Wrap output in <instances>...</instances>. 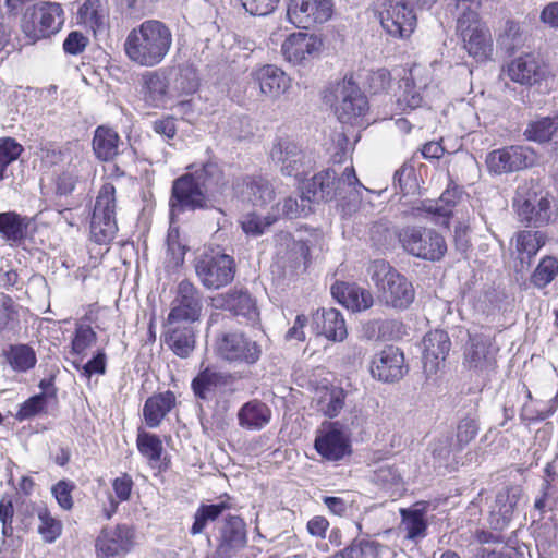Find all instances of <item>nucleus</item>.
<instances>
[{"mask_svg": "<svg viewBox=\"0 0 558 558\" xmlns=\"http://www.w3.org/2000/svg\"><path fill=\"white\" fill-rule=\"evenodd\" d=\"M171 29L159 20H146L129 32L123 44L128 59L143 68H154L168 56Z\"/></svg>", "mask_w": 558, "mask_h": 558, "instance_id": "1", "label": "nucleus"}, {"mask_svg": "<svg viewBox=\"0 0 558 558\" xmlns=\"http://www.w3.org/2000/svg\"><path fill=\"white\" fill-rule=\"evenodd\" d=\"M220 177L219 167L208 162L201 169L175 179L169 201L171 218L187 210L207 209L210 203L208 193L213 185L219 183Z\"/></svg>", "mask_w": 558, "mask_h": 558, "instance_id": "2", "label": "nucleus"}, {"mask_svg": "<svg viewBox=\"0 0 558 558\" xmlns=\"http://www.w3.org/2000/svg\"><path fill=\"white\" fill-rule=\"evenodd\" d=\"M367 272L376 286L378 299L384 305L402 311L414 301L413 284L386 260H373Z\"/></svg>", "mask_w": 558, "mask_h": 558, "instance_id": "3", "label": "nucleus"}, {"mask_svg": "<svg viewBox=\"0 0 558 558\" xmlns=\"http://www.w3.org/2000/svg\"><path fill=\"white\" fill-rule=\"evenodd\" d=\"M480 9L458 13L457 33L462 39L463 48L476 62L493 59L494 43L489 27L481 20Z\"/></svg>", "mask_w": 558, "mask_h": 558, "instance_id": "4", "label": "nucleus"}, {"mask_svg": "<svg viewBox=\"0 0 558 558\" xmlns=\"http://www.w3.org/2000/svg\"><path fill=\"white\" fill-rule=\"evenodd\" d=\"M397 236L404 252L423 260L439 262L448 250L444 235L433 228L407 226Z\"/></svg>", "mask_w": 558, "mask_h": 558, "instance_id": "5", "label": "nucleus"}, {"mask_svg": "<svg viewBox=\"0 0 558 558\" xmlns=\"http://www.w3.org/2000/svg\"><path fill=\"white\" fill-rule=\"evenodd\" d=\"M436 0H385L378 9L383 28L392 37H409L416 27V15L409 5L430 9Z\"/></svg>", "mask_w": 558, "mask_h": 558, "instance_id": "6", "label": "nucleus"}, {"mask_svg": "<svg viewBox=\"0 0 558 558\" xmlns=\"http://www.w3.org/2000/svg\"><path fill=\"white\" fill-rule=\"evenodd\" d=\"M64 23V11L57 2L41 1L28 8L22 16L21 29L29 43L57 34Z\"/></svg>", "mask_w": 558, "mask_h": 558, "instance_id": "7", "label": "nucleus"}, {"mask_svg": "<svg viewBox=\"0 0 558 558\" xmlns=\"http://www.w3.org/2000/svg\"><path fill=\"white\" fill-rule=\"evenodd\" d=\"M118 231L116 221V187L105 183L96 198L90 221L92 239L98 244L110 242Z\"/></svg>", "mask_w": 558, "mask_h": 558, "instance_id": "8", "label": "nucleus"}, {"mask_svg": "<svg viewBox=\"0 0 558 558\" xmlns=\"http://www.w3.org/2000/svg\"><path fill=\"white\" fill-rule=\"evenodd\" d=\"M194 268L199 282L209 290L228 286L235 275L233 257L219 252L202 254L195 259Z\"/></svg>", "mask_w": 558, "mask_h": 558, "instance_id": "9", "label": "nucleus"}, {"mask_svg": "<svg viewBox=\"0 0 558 558\" xmlns=\"http://www.w3.org/2000/svg\"><path fill=\"white\" fill-rule=\"evenodd\" d=\"M335 111L341 123L359 124L368 109L366 97L352 76L344 77L335 87Z\"/></svg>", "mask_w": 558, "mask_h": 558, "instance_id": "10", "label": "nucleus"}, {"mask_svg": "<svg viewBox=\"0 0 558 558\" xmlns=\"http://www.w3.org/2000/svg\"><path fill=\"white\" fill-rule=\"evenodd\" d=\"M217 355L230 363L255 364L260 355V345L241 331H227L217 337Z\"/></svg>", "mask_w": 558, "mask_h": 558, "instance_id": "11", "label": "nucleus"}, {"mask_svg": "<svg viewBox=\"0 0 558 558\" xmlns=\"http://www.w3.org/2000/svg\"><path fill=\"white\" fill-rule=\"evenodd\" d=\"M333 14L332 0H290L287 10L289 21L299 28L323 24Z\"/></svg>", "mask_w": 558, "mask_h": 558, "instance_id": "12", "label": "nucleus"}, {"mask_svg": "<svg viewBox=\"0 0 558 558\" xmlns=\"http://www.w3.org/2000/svg\"><path fill=\"white\" fill-rule=\"evenodd\" d=\"M203 303L202 293L189 280H182L178 284L173 306L168 315L169 325L193 323L201 316Z\"/></svg>", "mask_w": 558, "mask_h": 558, "instance_id": "13", "label": "nucleus"}, {"mask_svg": "<svg viewBox=\"0 0 558 558\" xmlns=\"http://www.w3.org/2000/svg\"><path fill=\"white\" fill-rule=\"evenodd\" d=\"M536 161L535 153L524 146H510L493 150L486 158L490 172L509 173L532 167Z\"/></svg>", "mask_w": 558, "mask_h": 558, "instance_id": "14", "label": "nucleus"}, {"mask_svg": "<svg viewBox=\"0 0 558 558\" xmlns=\"http://www.w3.org/2000/svg\"><path fill=\"white\" fill-rule=\"evenodd\" d=\"M529 187L525 183L520 185L517 190V196L513 201V206L517 208V213L521 222L526 226L541 227L547 225L551 219V206L547 195H543L539 198L527 196L525 193Z\"/></svg>", "mask_w": 558, "mask_h": 558, "instance_id": "15", "label": "nucleus"}, {"mask_svg": "<svg viewBox=\"0 0 558 558\" xmlns=\"http://www.w3.org/2000/svg\"><path fill=\"white\" fill-rule=\"evenodd\" d=\"M522 495L523 489L519 485L506 486L497 492L489 508L488 522L492 529L502 531L509 525Z\"/></svg>", "mask_w": 558, "mask_h": 558, "instance_id": "16", "label": "nucleus"}, {"mask_svg": "<svg viewBox=\"0 0 558 558\" xmlns=\"http://www.w3.org/2000/svg\"><path fill=\"white\" fill-rule=\"evenodd\" d=\"M408 372L403 352L393 345L385 347L372 360V376L384 383L400 380Z\"/></svg>", "mask_w": 558, "mask_h": 558, "instance_id": "17", "label": "nucleus"}, {"mask_svg": "<svg viewBox=\"0 0 558 558\" xmlns=\"http://www.w3.org/2000/svg\"><path fill=\"white\" fill-rule=\"evenodd\" d=\"M247 543L246 524L238 515L226 518L216 548L217 558H232L243 549Z\"/></svg>", "mask_w": 558, "mask_h": 558, "instance_id": "18", "label": "nucleus"}, {"mask_svg": "<svg viewBox=\"0 0 558 558\" xmlns=\"http://www.w3.org/2000/svg\"><path fill=\"white\" fill-rule=\"evenodd\" d=\"M210 305L218 310L230 311L236 316H242L248 323H255L259 316L255 300L247 291L242 289L229 290L226 293L213 296Z\"/></svg>", "mask_w": 558, "mask_h": 558, "instance_id": "19", "label": "nucleus"}, {"mask_svg": "<svg viewBox=\"0 0 558 558\" xmlns=\"http://www.w3.org/2000/svg\"><path fill=\"white\" fill-rule=\"evenodd\" d=\"M270 157L284 175L298 178L305 172L306 156L292 141L279 140L274 144Z\"/></svg>", "mask_w": 558, "mask_h": 558, "instance_id": "20", "label": "nucleus"}, {"mask_svg": "<svg viewBox=\"0 0 558 558\" xmlns=\"http://www.w3.org/2000/svg\"><path fill=\"white\" fill-rule=\"evenodd\" d=\"M252 82L260 95L270 100L278 99L290 88V78L276 65L265 64L251 72Z\"/></svg>", "mask_w": 558, "mask_h": 558, "instance_id": "21", "label": "nucleus"}, {"mask_svg": "<svg viewBox=\"0 0 558 558\" xmlns=\"http://www.w3.org/2000/svg\"><path fill=\"white\" fill-rule=\"evenodd\" d=\"M322 40L314 34L298 32L291 34L282 44L281 51L287 61L301 64L316 57L322 48Z\"/></svg>", "mask_w": 558, "mask_h": 558, "instance_id": "22", "label": "nucleus"}, {"mask_svg": "<svg viewBox=\"0 0 558 558\" xmlns=\"http://www.w3.org/2000/svg\"><path fill=\"white\" fill-rule=\"evenodd\" d=\"M423 347L424 371L427 375L436 374L450 351L449 336L444 330L429 331L423 339Z\"/></svg>", "mask_w": 558, "mask_h": 558, "instance_id": "23", "label": "nucleus"}, {"mask_svg": "<svg viewBox=\"0 0 558 558\" xmlns=\"http://www.w3.org/2000/svg\"><path fill=\"white\" fill-rule=\"evenodd\" d=\"M315 448L325 459L338 461L350 452L349 438L338 423H332L317 435Z\"/></svg>", "mask_w": 558, "mask_h": 558, "instance_id": "24", "label": "nucleus"}, {"mask_svg": "<svg viewBox=\"0 0 558 558\" xmlns=\"http://www.w3.org/2000/svg\"><path fill=\"white\" fill-rule=\"evenodd\" d=\"M235 190L243 202L255 207H265L276 196L272 184L262 177H245L236 183Z\"/></svg>", "mask_w": 558, "mask_h": 558, "instance_id": "25", "label": "nucleus"}, {"mask_svg": "<svg viewBox=\"0 0 558 558\" xmlns=\"http://www.w3.org/2000/svg\"><path fill=\"white\" fill-rule=\"evenodd\" d=\"M134 532L125 525L106 527L98 536L96 546L105 556H118L128 553L133 545Z\"/></svg>", "mask_w": 558, "mask_h": 558, "instance_id": "26", "label": "nucleus"}, {"mask_svg": "<svg viewBox=\"0 0 558 558\" xmlns=\"http://www.w3.org/2000/svg\"><path fill=\"white\" fill-rule=\"evenodd\" d=\"M506 73L512 82L521 85H534L545 75L541 61L533 53H525L510 61Z\"/></svg>", "mask_w": 558, "mask_h": 558, "instance_id": "27", "label": "nucleus"}, {"mask_svg": "<svg viewBox=\"0 0 558 558\" xmlns=\"http://www.w3.org/2000/svg\"><path fill=\"white\" fill-rule=\"evenodd\" d=\"M276 254L283 266L292 269L304 263L310 254V248L303 241H296L289 232L276 234Z\"/></svg>", "mask_w": 558, "mask_h": 558, "instance_id": "28", "label": "nucleus"}, {"mask_svg": "<svg viewBox=\"0 0 558 558\" xmlns=\"http://www.w3.org/2000/svg\"><path fill=\"white\" fill-rule=\"evenodd\" d=\"M331 293L340 304L353 312L368 310L374 303L368 290L352 283L338 282L331 287Z\"/></svg>", "mask_w": 558, "mask_h": 558, "instance_id": "29", "label": "nucleus"}, {"mask_svg": "<svg viewBox=\"0 0 558 558\" xmlns=\"http://www.w3.org/2000/svg\"><path fill=\"white\" fill-rule=\"evenodd\" d=\"M303 193L311 203L329 202L337 197L336 170L327 169L315 174L304 184Z\"/></svg>", "mask_w": 558, "mask_h": 558, "instance_id": "30", "label": "nucleus"}, {"mask_svg": "<svg viewBox=\"0 0 558 558\" xmlns=\"http://www.w3.org/2000/svg\"><path fill=\"white\" fill-rule=\"evenodd\" d=\"M318 333L332 341H342L348 332L341 313L336 308H323L313 317Z\"/></svg>", "mask_w": 558, "mask_h": 558, "instance_id": "31", "label": "nucleus"}, {"mask_svg": "<svg viewBox=\"0 0 558 558\" xmlns=\"http://www.w3.org/2000/svg\"><path fill=\"white\" fill-rule=\"evenodd\" d=\"M464 355V364L476 371L486 369L495 362L492 343L488 338L483 336L470 337V343Z\"/></svg>", "mask_w": 558, "mask_h": 558, "instance_id": "32", "label": "nucleus"}, {"mask_svg": "<svg viewBox=\"0 0 558 558\" xmlns=\"http://www.w3.org/2000/svg\"><path fill=\"white\" fill-rule=\"evenodd\" d=\"M271 417V410L259 400H252L244 403L239 412V425L248 430H259L265 427Z\"/></svg>", "mask_w": 558, "mask_h": 558, "instance_id": "33", "label": "nucleus"}, {"mask_svg": "<svg viewBox=\"0 0 558 558\" xmlns=\"http://www.w3.org/2000/svg\"><path fill=\"white\" fill-rule=\"evenodd\" d=\"M175 404V396L171 391L149 397L143 408L147 426L157 427Z\"/></svg>", "mask_w": 558, "mask_h": 558, "instance_id": "34", "label": "nucleus"}, {"mask_svg": "<svg viewBox=\"0 0 558 558\" xmlns=\"http://www.w3.org/2000/svg\"><path fill=\"white\" fill-rule=\"evenodd\" d=\"M77 19L95 34L104 32L108 25V9L102 0H86L78 9Z\"/></svg>", "mask_w": 558, "mask_h": 558, "instance_id": "35", "label": "nucleus"}, {"mask_svg": "<svg viewBox=\"0 0 558 558\" xmlns=\"http://www.w3.org/2000/svg\"><path fill=\"white\" fill-rule=\"evenodd\" d=\"M29 220L15 211L0 213V234L10 244H21L27 234Z\"/></svg>", "mask_w": 558, "mask_h": 558, "instance_id": "36", "label": "nucleus"}, {"mask_svg": "<svg viewBox=\"0 0 558 558\" xmlns=\"http://www.w3.org/2000/svg\"><path fill=\"white\" fill-rule=\"evenodd\" d=\"M191 323L171 325L166 337L167 344L180 357H186L194 350L195 335Z\"/></svg>", "mask_w": 558, "mask_h": 558, "instance_id": "37", "label": "nucleus"}, {"mask_svg": "<svg viewBox=\"0 0 558 558\" xmlns=\"http://www.w3.org/2000/svg\"><path fill=\"white\" fill-rule=\"evenodd\" d=\"M416 504L414 508L400 509L401 524L400 527L407 532L405 538L416 541L426 536L427 523L425 520L426 509L425 506L420 507Z\"/></svg>", "mask_w": 558, "mask_h": 558, "instance_id": "38", "label": "nucleus"}, {"mask_svg": "<svg viewBox=\"0 0 558 558\" xmlns=\"http://www.w3.org/2000/svg\"><path fill=\"white\" fill-rule=\"evenodd\" d=\"M120 137L118 133L107 126H98L93 138V149L98 159L108 161L113 159L119 150Z\"/></svg>", "mask_w": 558, "mask_h": 558, "instance_id": "39", "label": "nucleus"}, {"mask_svg": "<svg viewBox=\"0 0 558 558\" xmlns=\"http://www.w3.org/2000/svg\"><path fill=\"white\" fill-rule=\"evenodd\" d=\"M395 554L385 545L375 541H361L353 543L342 551L336 553L329 558H384Z\"/></svg>", "mask_w": 558, "mask_h": 558, "instance_id": "40", "label": "nucleus"}, {"mask_svg": "<svg viewBox=\"0 0 558 558\" xmlns=\"http://www.w3.org/2000/svg\"><path fill=\"white\" fill-rule=\"evenodd\" d=\"M3 355L15 372H27L32 369L37 362L35 351L27 344L10 345L3 352Z\"/></svg>", "mask_w": 558, "mask_h": 558, "instance_id": "41", "label": "nucleus"}, {"mask_svg": "<svg viewBox=\"0 0 558 558\" xmlns=\"http://www.w3.org/2000/svg\"><path fill=\"white\" fill-rule=\"evenodd\" d=\"M278 206L271 208V210L264 217L256 213H247L241 218V227L244 233L252 236H259L264 234L278 219L279 214Z\"/></svg>", "mask_w": 558, "mask_h": 558, "instance_id": "42", "label": "nucleus"}, {"mask_svg": "<svg viewBox=\"0 0 558 558\" xmlns=\"http://www.w3.org/2000/svg\"><path fill=\"white\" fill-rule=\"evenodd\" d=\"M146 99L155 107L163 106L168 99V82L166 77L156 72L145 76Z\"/></svg>", "mask_w": 558, "mask_h": 558, "instance_id": "43", "label": "nucleus"}, {"mask_svg": "<svg viewBox=\"0 0 558 558\" xmlns=\"http://www.w3.org/2000/svg\"><path fill=\"white\" fill-rule=\"evenodd\" d=\"M558 275V259L554 256L543 257L533 274L531 283L538 289L547 287Z\"/></svg>", "mask_w": 558, "mask_h": 558, "instance_id": "44", "label": "nucleus"}, {"mask_svg": "<svg viewBox=\"0 0 558 558\" xmlns=\"http://www.w3.org/2000/svg\"><path fill=\"white\" fill-rule=\"evenodd\" d=\"M545 243L546 235L542 231L524 230L517 234L515 247L520 254H526L531 258Z\"/></svg>", "mask_w": 558, "mask_h": 558, "instance_id": "45", "label": "nucleus"}, {"mask_svg": "<svg viewBox=\"0 0 558 558\" xmlns=\"http://www.w3.org/2000/svg\"><path fill=\"white\" fill-rule=\"evenodd\" d=\"M345 393L343 389L333 387L325 389L319 397L318 407L326 416H337L344 405Z\"/></svg>", "mask_w": 558, "mask_h": 558, "instance_id": "46", "label": "nucleus"}, {"mask_svg": "<svg viewBox=\"0 0 558 558\" xmlns=\"http://www.w3.org/2000/svg\"><path fill=\"white\" fill-rule=\"evenodd\" d=\"M229 508L230 506L226 501H221L215 505L201 506L195 512L191 533L193 535L202 533L206 527L207 522L215 521L225 510Z\"/></svg>", "mask_w": 558, "mask_h": 558, "instance_id": "47", "label": "nucleus"}, {"mask_svg": "<svg viewBox=\"0 0 558 558\" xmlns=\"http://www.w3.org/2000/svg\"><path fill=\"white\" fill-rule=\"evenodd\" d=\"M558 124L556 119L543 118L532 122L524 132L527 140L544 143L551 140L557 131Z\"/></svg>", "mask_w": 558, "mask_h": 558, "instance_id": "48", "label": "nucleus"}, {"mask_svg": "<svg viewBox=\"0 0 558 558\" xmlns=\"http://www.w3.org/2000/svg\"><path fill=\"white\" fill-rule=\"evenodd\" d=\"M276 206H278V211L275 210V214H279V217L282 216L289 219L307 216L312 210L311 202L303 192L300 199L292 196L284 198L281 209L279 208L280 204Z\"/></svg>", "mask_w": 558, "mask_h": 558, "instance_id": "49", "label": "nucleus"}, {"mask_svg": "<svg viewBox=\"0 0 558 558\" xmlns=\"http://www.w3.org/2000/svg\"><path fill=\"white\" fill-rule=\"evenodd\" d=\"M23 146L13 137H0V182L5 178L9 165L23 153Z\"/></svg>", "mask_w": 558, "mask_h": 558, "instance_id": "50", "label": "nucleus"}, {"mask_svg": "<svg viewBox=\"0 0 558 558\" xmlns=\"http://www.w3.org/2000/svg\"><path fill=\"white\" fill-rule=\"evenodd\" d=\"M187 247L180 241L178 231H170L167 238L166 267L174 270L184 263Z\"/></svg>", "mask_w": 558, "mask_h": 558, "instance_id": "51", "label": "nucleus"}, {"mask_svg": "<svg viewBox=\"0 0 558 558\" xmlns=\"http://www.w3.org/2000/svg\"><path fill=\"white\" fill-rule=\"evenodd\" d=\"M221 380V374L207 368L193 379L192 388L198 398L207 399Z\"/></svg>", "mask_w": 558, "mask_h": 558, "instance_id": "52", "label": "nucleus"}, {"mask_svg": "<svg viewBox=\"0 0 558 558\" xmlns=\"http://www.w3.org/2000/svg\"><path fill=\"white\" fill-rule=\"evenodd\" d=\"M97 335L88 325H78L71 342V354L84 356L86 350L96 343Z\"/></svg>", "mask_w": 558, "mask_h": 558, "instance_id": "53", "label": "nucleus"}, {"mask_svg": "<svg viewBox=\"0 0 558 558\" xmlns=\"http://www.w3.org/2000/svg\"><path fill=\"white\" fill-rule=\"evenodd\" d=\"M38 519L40 521L38 533L41 535L43 539L47 543L54 542L61 535L62 523L52 518L46 508L38 512Z\"/></svg>", "mask_w": 558, "mask_h": 558, "instance_id": "54", "label": "nucleus"}, {"mask_svg": "<svg viewBox=\"0 0 558 558\" xmlns=\"http://www.w3.org/2000/svg\"><path fill=\"white\" fill-rule=\"evenodd\" d=\"M395 187H399L400 193L408 195L414 194L417 190L415 170L412 165L403 163L393 175Z\"/></svg>", "mask_w": 558, "mask_h": 558, "instance_id": "55", "label": "nucleus"}, {"mask_svg": "<svg viewBox=\"0 0 558 558\" xmlns=\"http://www.w3.org/2000/svg\"><path fill=\"white\" fill-rule=\"evenodd\" d=\"M140 452L150 461H158L162 452V444L158 436L149 433H140L137 436Z\"/></svg>", "mask_w": 558, "mask_h": 558, "instance_id": "56", "label": "nucleus"}, {"mask_svg": "<svg viewBox=\"0 0 558 558\" xmlns=\"http://www.w3.org/2000/svg\"><path fill=\"white\" fill-rule=\"evenodd\" d=\"M17 323V312L12 298L0 295V332L14 329Z\"/></svg>", "mask_w": 558, "mask_h": 558, "instance_id": "57", "label": "nucleus"}, {"mask_svg": "<svg viewBox=\"0 0 558 558\" xmlns=\"http://www.w3.org/2000/svg\"><path fill=\"white\" fill-rule=\"evenodd\" d=\"M47 400L48 395L46 392L28 398L21 404L16 413V418L23 421L41 413L47 405Z\"/></svg>", "mask_w": 558, "mask_h": 558, "instance_id": "58", "label": "nucleus"}, {"mask_svg": "<svg viewBox=\"0 0 558 558\" xmlns=\"http://www.w3.org/2000/svg\"><path fill=\"white\" fill-rule=\"evenodd\" d=\"M497 43L507 52L512 53L521 45L520 26L513 21H508L504 33L498 37Z\"/></svg>", "mask_w": 558, "mask_h": 558, "instance_id": "59", "label": "nucleus"}, {"mask_svg": "<svg viewBox=\"0 0 558 558\" xmlns=\"http://www.w3.org/2000/svg\"><path fill=\"white\" fill-rule=\"evenodd\" d=\"M391 76L388 70L378 69L376 71H371L365 80V87L372 94H380L390 87Z\"/></svg>", "mask_w": 558, "mask_h": 558, "instance_id": "60", "label": "nucleus"}, {"mask_svg": "<svg viewBox=\"0 0 558 558\" xmlns=\"http://www.w3.org/2000/svg\"><path fill=\"white\" fill-rule=\"evenodd\" d=\"M107 356L104 351H99L86 364L81 365L80 362L73 361L74 368L82 372L86 378H90L94 374L104 375L106 373Z\"/></svg>", "mask_w": 558, "mask_h": 558, "instance_id": "61", "label": "nucleus"}, {"mask_svg": "<svg viewBox=\"0 0 558 558\" xmlns=\"http://www.w3.org/2000/svg\"><path fill=\"white\" fill-rule=\"evenodd\" d=\"M74 483L61 480L51 488V493L57 499L59 506L64 510H70L73 507L72 492L74 490Z\"/></svg>", "mask_w": 558, "mask_h": 558, "instance_id": "62", "label": "nucleus"}, {"mask_svg": "<svg viewBox=\"0 0 558 558\" xmlns=\"http://www.w3.org/2000/svg\"><path fill=\"white\" fill-rule=\"evenodd\" d=\"M336 187L338 196L344 197L349 190H356L357 187H363V185L360 183L355 170L351 166L343 170L341 177L338 178L336 175Z\"/></svg>", "mask_w": 558, "mask_h": 558, "instance_id": "63", "label": "nucleus"}, {"mask_svg": "<svg viewBox=\"0 0 558 558\" xmlns=\"http://www.w3.org/2000/svg\"><path fill=\"white\" fill-rule=\"evenodd\" d=\"M477 424L471 417L462 418L457 427V446L461 449L464 445L469 444L477 434Z\"/></svg>", "mask_w": 558, "mask_h": 558, "instance_id": "64", "label": "nucleus"}]
</instances>
